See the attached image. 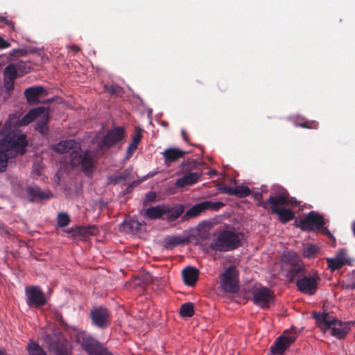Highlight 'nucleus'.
Segmentation results:
<instances>
[{
  "mask_svg": "<svg viewBox=\"0 0 355 355\" xmlns=\"http://www.w3.org/2000/svg\"><path fill=\"white\" fill-rule=\"evenodd\" d=\"M0 139V172L5 171L10 158L24 155L28 145L26 135L19 130L3 135Z\"/></svg>",
  "mask_w": 355,
  "mask_h": 355,
  "instance_id": "1",
  "label": "nucleus"
},
{
  "mask_svg": "<svg viewBox=\"0 0 355 355\" xmlns=\"http://www.w3.org/2000/svg\"><path fill=\"white\" fill-rule=\"evenodd\" d=\"M272 191L269 196L270 207L268 211L272 214H277L282 224H286L295 218V214L290 209L280 207H295L298 205V202L295 198L290 196L288 191L281 186L273 187Z\"/></svg>",
  "mask_w": 355,
  "mask_h": 355,
  "instance_id": "2",
  "label": "nucleus"
},
{
  "mask_svg": "<svg viewBox=\"0 0 355 355\" xmlns=\"http://www.w3.org/2000/svg\"><path fill=\"white\" fill-rule=\"evenodd\" d=\"M243 234L230 230H222L210 243L209 248L214 251L225 252L241 246Z\"/></svg>",
  "mask_w": 355,
  "mask_h": 355,
  "instance_id": "3",
  "label": "nucleus"
},
{
  "mask_svg": "<svg viewBox=\"0 0 355 355\" xmlns=\"http://www.w3.org/2000/svg\"><path fill=\"white\" fill-rule=\"evenodd\" d=\"M312 315L315 320L316 325L321 330L331 329V334L338 339H343L347 335L349 330V323L339 321L328 313H320L313 311Z\"/></svg>",
  "mask_w": 355,
  "mask_h": 355,
  "instance_id": "4",
  "label": "nucleus"
},
{
  "mask_svg": "<svg viewBox=\"0 0 355 355\" xmlns=\"http://www.w3.org/2000/svg\"><path fill=\"white\" fill-rule=\"evenodd\" d=\"M96 159L94 153L89 150L82 149L71 153L70 164L72 168H79L85 175L89 177L96 168Z\"/></svg>",
  "mask_w": 355,
  "mask_h": 355,
  "instance_id": "5",
  "label": "nucleus"
},
{
  "mask_svg": "<svg viewBox=\"0 0 355 355\" xmlns=\"http://www.w3.org/2000/svg\"><path fill=\"white\" fill-rule=\"evenodd\" d=\"M44 107H38L31 110L25 116L19 119V116L17 113L10 114L8 119L5 122L2 129L1 130V135H6L12 132V126H23L26 125L38 118L40 114H43Z\"/></svg>",
  "mask_w": 355,
  "mask_h": 355,
  "instance_id": "6",
  "label": "nucleus"
},
{
  "mask_svg": "<svg viewBox=\"0 0 355 355\" xmlns=\"http://www.w3.org/2000/svg\"><path fill=\"white\" fill-rule=\"evenodd\" d=\"M324 219L320 214L311 211L302 219L296 220V226L303 231L320 230L321 232L329 237H333L327 227H324Z\"/></svg>",
  "mask_w": 355,
  "mask_h": 355,
  "instance_id": "7",
  "label": "nucleus"
},
{
  "mask_svg": "<svg viewBox=\"0 0 355 355\" xmlns=\"http://www.w3.org/2000/svg\"><path fill=\"white\" fill-rule=\"evenodd\" d=\"M15 193L19 198L33 203L40 202L52 197V193L50 191H42L36 184H30L26 187L19 185V188L15 189Z\"/></svg>",
  "mask_w": 355,
  "mask_h": 355,
  "instance_id": "8",
  "label": "nucleus"
},
{
  "mask_svg": "<svg viewBox=\"0 0 355 355\" xmlns=\"http://www.w3.org/2000/svg\"><path fill=\"white\" fill-rule=\"evenodd\" d=\"M220 287L227 293H236L238 292L239 271L234 266H230L220 275Z\"/></svg>",
  "mask_w": 355,
  "mask_h": 355,
  "instance_id": "9",
  "label": "nucleus"
},
{
  "mask_svg": "<svg viewBox=\"0 0 355 355\" xmlns=\"http://www.w3.org/2000/svg\"><path fill=\"white\" fill-rule=\"evenodd\" d=\"M26 304L31 308H40L47 303L45 294L37 286H30L25 288Z\"/></svg>",
  "mask_w": 355,
  "mask_h": 355,
  "instance_id": "10",
  "label": "nucleus"
},
{
  "mask_svg": "<svg viewBox=\"0 0 355 355\" xmlns=\"http://www.w3.org/2000/svg\"><path fill=\"white\" fill-rule=\"evenodd\" d=\"M320 277L314 273L312 275H307L306 273L296 281V286L298 290L305 294L314 295L317 291Z\"/></svg>",
  "mask_w": 355,
  "mask_h": 355,
  "instance_id": "11",
  "label": "nucleus"
},
{
  "mask_svg": "<svg viewBox=\"0 0 355 355\" xmlns=\"http://www.w3.org/2000/svg\"><path fill=\"white\" fill-rule=\"evenodd\" d=\"M124 136V128L122 126L115 127L107 132L97 147L100 150L110 148L120 142Z\"/></svg>",
  "mask_w": 355,
  "mask_h": 355,
  "instance_id": "12",
  "label": "nucleus"
},
{
  "mask_svg": "<svg viewBox=\"0 0 355 355\" xmlns=\"http://www.w3.org/2000/svg\"><path fill=\"white\" fill-rule=\"evenodd\" d=\"M273 292L267 287L261 286L254 288L252 291V300L254 304L262 309L269 307V303L274 299Z\"/></svg>",
  "mask_w": 355,
  "mask_h": 355,
  "instance_id": "13",
  "label": "nucleus"
},
{
  "mask_svg": "<svg viewBox=\"0 0 355 355\" xmlns=\"http://www.w3.org/2000/svg\"><path fill=\"white\" fill-rule=\"evenodd\" d=\"M92 323L100 329H105L110 324V313L105 307L93 309L90 312Z\"/></svg>",
  "mask_w": 355,
  "mask_h": 355,
  "instance_id": "14",
  "label": "nucleus"
},
{
  "mask_svg": "<svg viewBox=\"0 0 355 355\" xmlns=\"http://www.w3.org/2000/svg\"><path fill=\"white\" fill-rule=\"evenodd\" d=\"M78 343L89 355H96L103 346L99 341L87 335L80 336L78 340Z\"/></svg>",
  "mask_w": 355,
  "mask_h": 355,
  "instance_id": "15",
  "label": "nucleus"
},
{
  "mask_svg": "<svg viewBox=\"0 0 355 355\" xmlns=\"http://www.w3.org/2000/svg\"><path fill=\"white\" fill-rule=\"evenodd\" d=\"M53 150L55 152L63 154L67 153H73L78 150H80V143L73 139H69L62 141L53 146Z\"/></svg>",
  "mask_w": 355,
  "mask_h": 355,
  "instance_id": "16",
  "label": "nucleus"
},
{
  "mask_svg": "<svg viewBox=\"0 0 355 355\" xmlns=\"http://www.w3.org/2000/svg\"><path fill=\"white\" fill-rule=\"evenodd\" d=\"M306 273L305 266L302 263H293L288 272L287 277L290 282H294Z\"/></svg>",
  "mask_w": 355,
  "mask_h": 355,
  "instance_id": "17",
  "label": "nucleus"
},
{
  "mask_svg": "<svg viewBox=\"0 0 355 355\" xmlns=\"http://www.w3.org/2000/svg\"><path fill=\"white\" fill-rule=\"evenodd\" d=\"M184 282L187 286H194L198 279L199 271L197 268L188 266L182 272Z\"/></svg>",
  "mask_w": 355,
  "mask_h": 355,
  "instance_id": "18",
  "label": "nucleus"
},
{
  "mask_svg": "<svg viewBox=\"0 0 355 355\" xmlns=\"http://www.w3.org/2000/svg\"><path fill=\"white\" fill-rule=\"evenodd\" d=\"M186 154V152L179 148H170L166 149L163 153L164 162L167 165L178 161Z\"/></svg>",
  "mask_w": 355,
  "mask_h": 355,
  "instance_id": "19",
  "label": "nucleus"
},
{
  "mask_svg": "<svg viewBox=\"0 0 355 355\" xmlns=\"http://www.w3.org/2000/svg\"><path fill=\"white\" fill-rule=\"evenodd\" d=\"M164 209L166 210L164 213L165 218L168 221L176 220L184 211L182 205H176L173 207L164 205Z\"/></svg>",
  "mask_w": 355,
  "mask_h": 355,
  "instance_id": "20",
  "label": "nucleus"
},
{
  "mask_svg": "<svg viewBox=\"0 0 355 355\" xmlns=\"http://www.w3.org/2000/svg\"><path fill=\"white\" fill-rule=\"evenodd\" d=\"M45 93L46 91L42 86L31 87L24 91V96L28 103H37L39 97Z\"/></svg>",
  "mask_w": 355,
  "mask_h": 355,
  "instance_id": "21",
  "label": "nucleus"
},
{
  "mask_svg": "<svg viewBox=\"0 0 355 355\" xmlns=\"http://www.w3.org/2000/svg\"><path fill=\"white\" fill-rule=\"evenodd\" d=\"M200 174L198 173H189L181 178L177 179L175 186L179 188H183L187 185H192L198 182Z\"/></svg>",
  "mask_w": 355,
  "mask_h": 355,
  "instance_id": "22",
  "label": "nucleus"
},
{
  "mask_svg": "<svg viewBox=\"0 0 355 355\" xmlns=\"http://www.w3.org/2000/svg\"><path fill=\"white\" fill-rule=\"evenodd\" d=\"M141 223L136 217L126 219L122 223V230L126 233L137 234L140 230Z\"/></svg>",
  "mask_w": 355,
  "mask_h": 355,
  "instance_id": "23",
  "label": "nucleus"
},
{
  "mask_svg": "<svg viewBox=\"0 0 355 355\" xmlns=\"http://www.w3.org/2000/svg\"><path fill=\"white\" fill-rule=\"evenodd\" d=\"M35 129L42 135H46L49 132L48 122L49 121V114L48 111L44 109L43 114L39 116Z\"/></svg>",
  "mask_w": 355,
  "mask_h": 355,
  "instance_id": "24",
  "label": "nucleus"
},
{
  "mask_svg": "<svg viewBox=\"0 0 355 355\" xmlns=\"http://www.w3.org/2000/svg\"><path fill=\"white\" fill-rule=\"evenodd\" d=\"M206 205L204 204V202H201L198 203L193 206H192L190 209H189L186 213L183 215L182 219L186 220L191 218H194L200 215L202 211H205Z\"/></svg>",
  "mask_w": 355,
  "mask_h": 355,
  "instance_id": "25",
  "label": "nucleus"
},
{
  "mask_svg": "<svg viewBox=\"0 0 355 355\" xmlns=\"http://www.w3.org/2000/svg\"><path fill=\"white\" fill-rule=\"evenodd\" d=\"M166 211V210L164 209V205H156L146 209L145 215L150 219H159L164 216Z\"/></svg>",
  "mask_w": 355,
  "mask_h": 355,
  "instance_id": "26",
  "label": "nucleus"
},
{
  "mask_svg": "<svg viewBox=\"0 0 355 355\" xmlns=\"http://www.w3.org/2000/svg\"><path fill=\"white\" fill-rule=\"evenodd\" d=\"M320 248L312 243H306L303 245L302 254L305 258L311 259L315 257L319 252Z\"/></svg>",
  "mask_w": 355,
  "mask_h": 355,
  "instance_id": "27",
  "label": "nucleus"
},
{
  "mask_svg": "<svg viewBox=\"0 0 355 355\" xmlns=\"http://www.w3.org/2000/svg\"><path fill=\"white\" fill-rule=\"evenodd\" d=\"M282 340L283 337L279 336L275 343L270 347V351L273 354H282L287 349V347Z\"/></svg>",
  "mask_w": 355,
  "mask_h": 355,
  "instance_id": "28",
  "label": "nucleus"
},
{
  "mask_svg": "<svg viewBox=\"0 0 355 355\" xmlns=\"http://www.w3.org/2000/svg\"><path fill=\"white\" fill-rule=\"evenodd\" d=\"M3 79L15 81L17 78V68L14 64H9L3 71Z\"/></svg>",
  "mask_w": 355,
  "mask_h": 355,
  "instance_id": "29",
  "label": "nucleus"
},
{
  "mask_svg": "<svg viewBox=\"0 0 355 355\" xmlns=\"http://www.w3.org/2000/svg\"><path fill=\"white\" fill-rule=\"evenodd\" d=\"M188 242V240L180 236H169L166 240V246L167 248H173L180 245L185 244Z\"/></svg>",
  "mask_w": 355,
  "mask_h": 355,
  "instance_id": "30",
  "label": "nucleus"
},
{
  "mask_svg": "<svg viewBox=\"0 0 355 355\" xmlns=\"http://www.w3.org/2000/svg\"><path fill=\"white\" fill-rule=\"evenodd\" d=\"M28 355H47L46 352L37 343L31 341L27 345Z\"/></svg>",
  "mask_w": 355,
  "mask_h": 355,
  "instance_id": "31",
  "label": "nucleus"
},
{
  "mask_svg": "<svg viewBox=\"0 0 355 355\" xmlns=\"http://www.w3.org/2000/svg\"><path fill=\"white\" fill-rule=\"evenodd\" d=\"M250 194L251 190L247 186L240 185L233 188L232 196H235L238 198H245Z\"/></svg>",
  "mask_w": 355,
  "mask_h": 355,
  "instance_id": "32",
  "label": "nucleus"
},
{
  "mask_svg": "<svg viewBox=\"0 0 355 355\" xmlns=\"http://www.w3.org/2000/svg\"><path fill=\"white\" fill-rule=\"evenodd\" d=\"M180 314L184 318H190L194 315L193 304L191 302L183 304L180 309Z\"/></svg>",
  "mask_w": 355,
  "mask_h": 355,
  "instance_id": "33",
  "label": "nucleus"
},
{
  "mask_svg": "<svg viewBox=\"0 0 355 355\" xmlns=\"http://www.w3.org/2000/svg\"><path fill=\"white\" fill-rule=\"evenodd\" d=\"M92 227H83L79 226L76 227L74 229H72L71 230V232L72 233V236L74 237L76 236H86L88 234H92Z\"/></svg>",
  "mask_w": 355,
  "mask_h": 355,
  "instance_id": "34",
  "label": "nucleus"
},
{
  "mask_svg": "<svg viewBox=\"0 0 355 355\" xmlns=\"http://www.w3.org/2000/svg\"><path fill=\"white\" fill-rule=\"evenodd\" d=\"M252 196H253L254 200H256L257 202L258 206L262 207L266 210H269V209L270 207V203L268 202L269 198L266 200L263 201L262 200V198H263L262 191L261 192H259V191L253 192Z\"/></svg>",
  "mask_w": 355,
  "mask_h": 355,
  "instance_id": "35",
  "label": "nucleus"
},
{
  "mask_svg": "<svg viewBox=\"0 0 355 355\" xmlns=\"http://www.w3.org/2000/svg\"><path fill=\"white\" fill-rule=\"evenodd\" d=\"M327 263L328 268L332 271H336L344 266L343 263L341 262L336 256L334 258H327Z\"/></svg>",
  "mask_w": 355,
  "mask_h": 355,
  "instance_id": "36",
  "label": "nucleus"
},
{
  "mask_svg": "<svg viewBox=\"0 0 355 355\" xmlns=\"http://www.w3.org/2000/svg\"><path fill=\"white\" fill-rule=\"evenodd\" d=\"M71 219L66 212H59L57 216V223L60 227H67L70 223Z\"/></svg>",
  "mask_w": 355,
  "mask_h": 355,
  "instance_id": "37",
  "label": "nucleus"
},
{
  "mask_svg": "<svg viewBox=\"0 0 355 355\" xmlns=\"http://www.w3.org/2000/svg\"><path fill=\"white\" fill-rule=\"evenodd\" d=\"M105 90L112 95L118 96L123 94V88L117 85H105Z\"/></svg>",
  "mask_w": 355,
  "mask_h": 355,
  "instance_id": "38",
  "label": "nucleus"
},
{
  "mask_svg": "<svg viewBox=\"0 0 355 355\" xmlns=\"http://www.w3.org/2000/svg\"><path fill=\"white\" fill-rule=\"evenodd\" d=\"M129 178V173L124 171L118 175H113L109 178L110 184H116L121 180H125Z\"/></svg>",
  "mask_w": 355,
  "mask_h": 355,
  "instance_id": "39",
  "label": "nucleus"
},
{
  "mask_svg": "<svg viewBox=\"0 0 355 355\" xmlns=\"http://www.w3.org/2000/svg\"><path fill=\"white\" fill-rule=\"evenodd\" d=\"M337 258L343 263V265L350 266L352 261V259L349 257L346 250L343 249H340L336 255Z\"/></svg>",
  "mask_w": 355,
  "mask_h": 355,
  "instance_id": "40",
  "label": "nucleus"
},
{
  "mask_svg": "<svg viewBox=\"0 0 355 355\" xmlns=\"http://www.w3.org/2000/svg\"><path fill=\"white\" fill-rule=\"evenodd\" d=\"M295 126L297 127H301L303 128H308V129H317L318 127V122L316 121H306L303 123H300L297 121L295 123Z\"/></svg>",
  "mask_w": 355,
  "mask_h": 355,
  "instance_id": "41",
  "label": "nucleus"
},
{
  "mask_svg": "<svg viewBox=\"0 0 355 355\" xmlns=\"http://www.w3.org/2000/svg\"><path fill=\"white\" fill-rule=\"evenodd\" d=\"M204 204L206 205L205 209H211L214 211H218L225 206V204L222 202H212V201H203Z\"/></svg>",
  "mask_w": 355,
  "mask_h": 355,
  "instance_id": "42",
  "label": "nucleus"
},
{
  "mask_svg": "<svg viewBox=\"0 0 355 355\" xmlns=\"http://www.w3.org/2000/svg\"><path fill=\"white\" fill-rule=\"evenodd\" d=\"M280 337H283V341L285 345L288 347L291 346L297 339L295 334H289L288 335H282Z\"/></svg>",
  "mask_w": 355,
  "mask_h": 355,
  "instance_id": "43",
  "label": "nucleus"
},
{
  "mask_svg": "<svg viewBox=\"0 0 355 355\" xmlns=\"http://www.w3.org/2000/svg\"><path fill=\"white\" fill-rule=\"evenodd\" d=\"M142 130L139 127H136L135 129V132L133 135H132V143L135 144L136 146L138 145L139 141L141 140L142 138Z\"/></svg>",
  "mask_w": 355,
  "mask_h": 355,
  "instance_id": "44",
  "label": "nucleus"
},
{
  "mask_svg": "<svg viewBox=\"0 0 355 355\" xmlns=\"http://www.w3.org/2000/svg\"><path fill=\"white\" fill-rule=\"evenodd\" d=\"M14 83L15 81H10L6 79H3V85L5 92L8 95H10L11 92L14 89Z\"/></svg>",
  "mask_w": 355,
  "mask_h": 355,
  "instance_id": "45",
  "label": "nucleus"
},
{
  "mask_svg": "<svg viewBox=\"0 0 355 355\" xmlns=\"http://www.w3.org/2000/svg\"><path fill=\"white\" fill-rule=\"evenodd\" d=\"M218 190L223 193L232 196L233 187H228L225 184H221L219 186Z\"/></svg>",
  "mask_w": 355,
  "mask_h": 355,
  "instance_id": "46",
  "label": "nucleus"
},
{
  "mask_svg": "<svg viewBox=\"0 0 355 355\" xmlns=\"http://www.w3.org/2000/svg\"><path fill=\"white\" fill-rule=\"evenodd\" d=\"M156 199V194L153 191H149L146 194L144 205L146 206L148 202H154Z\"/></svg>",
  "mask_w": 355,
  "mask_h": 355,
  "instance_id": "47",
  "label": "nucleus"
},
{
  "mask_svg": "<svg viewBox=\"0 0 355 355\" xmlns=\"http://www.w3.org/2000/svg\"><path fill=\"white\" fill-rule=\"evenodd\" d=\"M137 148V146H136L135 144H134L132 142L129 144V146L127 148V150H126V158L127 159H129L130 157H132L133 151L135 150H136Z\"/></svg>",
  "mask_w": 355,
  "mask_h": 355,
  "instance_id": "48",
  "label": "nucleus"
},
{
  "mask_svg": "<svg viewBox=\"0 0 355 355\" xmlns=\"http://www.w3.org/2000/svg\"><path fill=\"white\" fill-rule=\"evenodd\" d=\"M96 355H114L107 348L104 346L101 348Z\"/></svg>",
  "mask_w": 355,
  "mask_h": 355,
  "instance_id": "49",
  "label": "nucleus"
},
{
  "mask_svg": "<svg viewBox=\"0 0 355 355\" xmlns=\"http://www.w3.org/2000/svg\"><path fill=\"white\" fill-rule=\"evenodd\" d=\"M10 46V43L0 37V49H6Z\"/></svg>",
  "mask_w": 355,
  "mask_h": 355,
  "instance_id": "50",
  "label": "nucleus"
},
{
  "mask_svg": "<svg viewBox=\"0 0 355 355\" xmlns=\"http://www.w3.org/2000/svg\"><path fill=\"white\" fill-rule=\"evenodd\" d=\"M24 53V51L21 49H13L10 53L12 56H17V55H23Z\"/></svg>",
  "mask_w": 355,
  "mask_h": 355,
  "instance_id": "51",
  "label": "nucleus"
},
{
  "mask_svg": "<svg viewBox=\"0 0 355 355\" xmlns=\"http://www.w3.org/2000/svg\"><path fill=\"white\" fill-rule=\"evenodd\" d=\"M68 48L71 49V50L73 51L74 53H76L80 51V46L77 45H71L69 46Z\"/></svg>",
  "mask_w": 355,
  "mask_h": 355,
  "instance_id": "52",
  "label": "nucleus"
},
{
  "mask_svg": "<svg viewBox=\"0 0 355 355\" xmlns=\"http://www.w3.org/2000/svg\"><path fill=\"white\" fill-rule=\"evenodd\" d=\"M55 355H68V354L66 351L59 349L57 350Z\"/></svg>",
  "mask_w": 355,
  "mask_h": 355,
  "instance_id": "53",
  "label": "nucleus"
},
{
  "mask_svg": "<svg viewBox=\"0 0 355 355\" xmlns=\"http://www.w3.org/2000/svg\"><path fill=\"white\" fill-rule=\"evenodd\" d=\"M346 288L352 290H355V282H353L352 284L347 286Z\"/></svg>",
  "mask_w": 355,
  "mask_h": 355,
  "instance_id": "54",
  "label": "nucleus"
},
{
  "mask_svg": "<svg viewBox=\"0 0 355 355\" xmlns=\"http://www.w3.org/2000/svg\"><path fill=\"white\" fill-rule=\"evenodd\" d=\"M0 230H2L3 231L8 232V231L6 230V226L3 223H0Z\"/></svg>",
  "mask_w": 355,
  "mask_h": 355,
  "instance_id": "55",
  "label": "nucleus"
},
{
  "mask_svg": "<svg viewBox=\"0 0 355 355\" xmlns=\"http://www.w3.org/2000/svg\"><path fill=\"white\" fill-rule=\"evenodd\" d=\"M182 137L184 139V140H187V135H186V132L184 130H182Z\"/></svg>",
  "mask_w": 355,
  "mask_h": 355,
  "instance_id": "56",
  "label": "nucleus"
},
{
  "mask_svg": "<svg viewBox=\"0 0 355 355\" xmlns=\"http://www.w3.org/2000/svg\"><path fill=\"white\" fill-rule=\"evenodd\" d=\"M0 355H6V352L4 350L0 349Z\"/></svg>",
  "mask_w": 355,
  "mask_h": 355,
  "instance_id": "57",
  "label": "nucleus"
},
{
  "mask_svg": "<svg viewBox=\"0 0 355 355\" xmlns=\"http://www.w3.org/2000/svg\"><path fill=\"white\" fill-rule=\"evenodd\" d=\"M162 125H164V126H167V125H168V122H166V121H162Z\"/></svg>",
  "mask_w": 355,
  "mask_h": 355,
  "instance_id": "58",
  "label": "nucleus"
}]
</instances>
